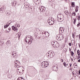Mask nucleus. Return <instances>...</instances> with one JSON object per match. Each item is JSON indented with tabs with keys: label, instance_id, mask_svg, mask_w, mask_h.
Masks as SVG:
<instances>
[{
	"label": "nucleus",
	"instance_id": "c03bdc74",
	"mask_svg": "<svg viewBox=\"0 0 80 80\" xmlns=\"http://www.w3.org/2000/svg\"><path fill=\"white\" fill-rule=\"evenodd\" d=\"M15 62H18V63H20V61H18L16 60V61H15Z\"/></svg>",
	"mask_w": 80,
	"mask_h": 80
},
{
	"label": "nucleus",
	"instance_id": "8fccbe9b",
	"mask_svg": "<svg viewBox=\"0 0 80 80\" xmlns=\"http://www.w3.org/2000/svg\"><path fill=\"white\" fill-rule=\"evenodd\" d=\"M78 74L80 75V70L78 71Z\"/></svg>",
	"mask_w": 80,
	"mask_h": 80
},
{
	"label": "nucleus",
	"instance_id": "9d476101",
	"mask_svg": "<svg viewBox=\"0 0 80 80\" xmlns=\"http://www.w3.org/2000/svg\"><path fill=\"white\" fill-rule=\"evenodd\" d=\"M41 2V0H35L34 2L36 5H39Z\"/></svg>",
	"mask_w": 80,
	"mask_h": 80
},
{
	"label": "nucleus",
	"instance_id": "4d7b16f0",
	"mask_svg": "<svg viewBox=\"0 0 80 80\" xmlns=\"http://www.w3.org/2000/svg\"><path fill=\"white\" fill-rule=\"evenodd\" d=\"M17 27H20V25H18V26Z\"/></svg>",
	"mask_w": 80,
	"mask_h": 80
},
{
	"label": "nucleus",
	"instance_id": "5fc2aeb1",
	"mask_svg": "<svg viewBox=\"0 0 80 80\" xmlns=\"http://www.w3.org/2000/svg\"><path fill=\"white\" fill-rule=\"evenodd\" d=\"M78 62H80V59H78Z\"/></svg>",
	"mask_w": 80,
	"mask_h": 80
},
{
	"label": "nucleus",
	"instance_id": "2f4dec72",
	"mask_svg": "<svg viewBox=\"0 0 80 80\" xmlns=\"http://www.w3.org/2000/svg\"><path fill=\"white\" fill-rule=\"evenodd\" d=\"M72 15L73 16H75V15H76V13L75 12H74L73 13L72 12Z\"/></svg>",
	"mask_w": 80,
	"mask_h": 80
},
{
	"label": "nucleus",
	"instance_id": "f704fd0d",
	"mask_svg": "<svg viewBox=\"0 0 80 80\" xmlns=\"http://www.w3.org/2000/svg\"><path fill=\"white\" fill-rule=\"evenodd\" d=\"M71 55H72V57L73 56V55H74V53L73 51H71Z\"/></svg>",
	"mask_w": 80,
	"mask_h": 80
},
{
	"label": "nucleus",
	"instance_id": "3c124183",
	"mask_svg": "<svg viewBox=\"0 0 80 80\" xmlns=\"http://www.w3.org/2000/svg\"><path fill=\"white\" fill-rule=\"evenodd\" d=\"M41 34H42V35H43V32H40Z\"/></svg>",
	"mask_w": 80,
	"mask_h": 80
},
{
	"label": "nucleus",
	"instance_id": "a18cd8bd",
	"mask_svg": "<svg viewBox=\"0 0 80 80\" xmlns=\"http://www.w3.org/2000/svg\"><path fill=\"white\" fill-rule=\"evenodd\" d=\"M8 30H9V31H10L11 30V28H9L8 29Z\"/></svg>",
	"mask_w": 80,
	"mask_h": 80
},
{
	"label": "nucleus",
	"instance_id": "4468645a",
	"mask_svg": "<svg viewBox=\"0 0 80 80\" xmlns=\"http://www.w3.org/2000/svg\"><path fill=\"white\" fill-rule=\"evenodd\" d=\"M62 28H60L59 29V31L60 33H63V32H64V30L65 29H64L63 28H62Z\"/></svg>",
	"mask_w": 80,
	"mask_h": 80
},
{
	"label": "nucleus",
	"instance_id": "7c9ffc66",
	"mask_svg": "<svg viewBox=\"0 0 80 80\" xmlns=\"http://www.w3.org/2000/svg\"><path fill=\"white\" fill-rule=\"evenodd\" d=\"M15 27L14 26H12V28L13 30H15Z\"/></svg>",
	"mask_w": 80,
	"mask_h": 80
},
{
	"label": "nucleus",
	"instance_id": "f3484780",
	"mask_svg": "<svg viewBox=\"0 0 80 80\" xmlns=\"http://www.w3.org/2000/svg\"><path fill=\"white\" fill-rule=\"evenodd\" d=\"M10 13H11V12L10 11L6 12L5 13L6 15L8 16H9L10 15Z\"/></svg>",
	"mask_w": 80,
	"mask_h": 80
},
{
	"label": "nucleus",
	"instance_id": "ddd939ff",
	"mask_svg": "<svg viewBox=\"0 0 80 80\" xmlns=\"http://www.w3.org/2000/svg\"><path fill=\"white\" fill-rule=\"evenodd\" d=\"M52 69H53V70L54 71H56V72H57V71L58 70V67L53 66L52 68Z\"/></svg>",
	"mask_w": 80,
	"mask_h": 80
},
{
	"label": "nucleus",
	"instance_id": "680f3d73",
	"mask_svg": "<svg viewBox=\"0 0 80 80\" xmlns=\"http://www.w3.org/2000/svg\"><path fill=\"white\" fill-rule=\"evenodd\" d=\"M71 60L72 61H73V58H71Z\"/></svg>",
	"mask_w": 80,
	"mask_h": 80
},
{
	"label": "nucleus",
	"instance_id": "72a5a7b5",
	"mask_svg": "<svg viewBox=\"0 0 80 80\" xmlns=\"http://www.w3.org/2000/svg\"><path fill=\"white\" fill-rule=\"evenodd\" d=\"M73 65H75V67H77L78 65L77 64V63L75 62V63H74L73 64Z\"/></svg>",
	"mask_w": 80,
	"mask_h": 80
},
{
	"label": "nucleus",
	"instance_id": "bf43d9fd",
	"mask_svg": "<svg viewBox=\"0 0 80 80\" xmlns=\"http://www.w3.org/2000/svg\"><path fill=\"white\" fill-rule=\"evenodd\" d=\"M72 36H74V33H72Z\"/></svg>",
	"mask_w": 80,
	"mask_h": 80
},
{
	"label": "nucleus",
	"instance_id": "a878e982",
	"mask_svg": "<svg viewBox=\"0 0 80 80\" xmlns=\"http://www.w3.org/2000/svg\"><path fill=\"white\" fill-rule=\"evenodd\" d=\"M12 4H13L14 6L16 5V3L15 2V1H13V2H12Z\"/></svg>",
	"mask_w": 80,
	"mask_h": 80
},
{
	"label": "nucleus",
	"instance_id": "20e7f679",
	"mask_svg": "<svg viewBox=\"0 0 80 80\" xmlns=\"http://www.w3.org/2000/svg\"><path fill=\"white\" fill-rule=\"evenodd\" d=\"M56 38L58 40H62L63 39V37L62 35H58L56 37Z\"/></svg>",
	"mask_w": 80,
	"mask_h": 80
},
{
	"label": "nucleus",
	"instance_id": "09e8293b",
	"mask_svg": "<svg viewBox=\"0 0 80 80\" xmlns=\"http://www.w3.org/2000/svg\"><path fill=\"white\" fill-rule=\"evenodd\" d=\"M79 26H80V25H79L78 24L77 25V26L78 27H79Z\"/></svg>",
	"mask_w": 80,
	"mask_h": 80
},
{
	"label": "nucleus",
	"instance_id": "c9c22d12",
	"mask_svg": "<svg viewBox=\"0 0 80 80\" xmlns=\"http://www.w3.org/2000/svg\"><path fill=\"white\" fill-rule=\"evenodd\" d=\"M48 23H49V25H53V24L52 23H51V22H50V21L49 22H48Z\"/></svg>",
	"mask_w": 80,
	"mask_h": 80
},
{
	"label": "nucleus",
	"instance_id": "1a4fd4ad",
	"mask_svg": "<svg viewBox=\"0 0 80 80\" xmlns=\"http://www.w3.org/2000/svg\"><path fill=\"white\" fill-rule=\"evenodd\" d=\"M12 56H13V58H17V52L15 51H13L12 54Z\"/></svg>",
	"mask_w": 80,
	"mask_h": 80
},
{
	"label": "nucleus",
	"instance_id": "864d4df0",
	"mask_svg": "<svg viewBox=\"0 0 80 80\" xmlns=\"http://www.w3.org/2000/svg\"><path fill=\"white\" fill-rule=\"evenodd\" d=\"M71 66H72V63H70V67H71Z\"/></svg>",
	"mask_w": 80,
	"mask_h": 80
},
{
	"label": "nucleus",
	"instance_id": "e433bc0d",
	"mask_svg": "<svg viewBox=\"0 0 80 80\" xmlns=\"http://www.w3.org/2000/svg\"><path fill=\"white\" fill-rule=\"evenodd\" d=\"M78 9L77 8H76L75 9V12H78Z\"/></svg>",
	"mask_w": 80,
	"mask_h": 80
},
{
	"label": "nucleus",
	"instance_id": "338daca9",
	"mask_svg": "<svg viewBox=\"0 0 80 80\" xmlns=\"http://www.w3.org/2000/svg\"><path fill=\"white\" fill-rule=\"evenodd\" d=\"M79 55H80V51H79Z\"/></svg>",
	"mask_w": 80,
	"mask_h": 80
},
{
	"label": "nucleus",
	"instance_id": "6ab92c4d",
	"mask_svg": "<svg viewBox=\"0 0 80 80\" xmlns=\"http://www.w3.org/2000/svg\"><path fill=\"white\" fill-rule=\"evenodd\" d=\"M38 18L39 20H40L42 19V17L40 15H38Z\"/></svg>",
	"mask_w": 80,
	"mask_h": 80
},
{
	"label": "nucleus",
	"instance_id": "de8ad7c7",
	"mask_svg": "<svg viewBox=\"0 0 80 80\" xmlns=\"http://www.w3.org/2000/svg\"><path fill=\"white\" fill-rule=\"evenodd\" d=\"M76 8H77V9L78 8V6H76Z\"/></svg>",
	"mask_w": 80,
	"mask_h": 80
},
{
	"label": "nucleus",
	"instance_id": "37998d69",
	"mask_svg": "<svg viewBox=\"0 0 80 80\" xmlns=\"http://www.w3.org/2000/svg\"><path fill=\"white\" fill-rule=\"evenodd\" d=\"M61 62H63V60L62 59H61Z\"/></svg>",
	"mask_w": 80,
	"mask_h": 80
},
{
	"label": "nucleus",
	"instance_id": "f03ea898",
	"mask_svg": "<svg viewBox=\"0 0 80 80\" xmlns=\"http://www.w3.org/2000/svg\"><path fill=\"white\" fill-rule=\"evenodd\" d=\"M51 43V45L55 48H58L59 47V44L57 41H52Z\"/></svg>",
	"mask_w": 80,
	"mask_h": 80
},
{
	"label": "nucleus",
	"instance_id": "c756f323",
	"mask_svg": "<svg viewBox=\"0 0 80 80\" xmlns=\"http://www.w3.org/2000/svg\"><path fill=\"white\" fill-rule=\"evenodd\" d=\"M63 65H64V67H67V64H66V62H64L63 63Z\"/></svg>",
	"mask_w": 80,
	"mask_h": 80
},
{
	"label": "nucleus",
	"instance_id": "423d86ee",
	"mask_svg": "<svg viewBox=\"0 0 80 80\" xmlns=\"http://www.w3.org/2000/svg\"><path fill=\"white\" fill-rule=\"evenodd\" d=\"M45 7L44 6H40L39 8V10H40L41 12H43L45 11Z\"/></svg>",
	"mask_w": 80,
	"mask_h": 80
},
{
	"label": "nucleus",
	"instance_id": "b1692460",
	"mask_svg": "<svg viewBox=\"0 0 80 80\" xmlns=\"http://www.w3.org/2000/svg\"><path fill=\"white\" fill-rule=\"evenodd\" d=\"M14 31H16V32H17L18 31V28L16 27H15L14 28Z\"/></svg>",
	"mask_w": 80,
	"mask_h": 80
},
{
	"label": "nucleus",
	"instance_id": "a211bd4d",
	"mask_svg": "<svg viewBox=\"0 0 80 80\" xmlns=\"http://www.w3.org/2000/svg\"><path fill=\"white\" fill-rule=\"evenodd\" d=\"M15 37L16 38L18 37V39L19 40L20 39V34L19 35L18 33H17L16 35H15Z\"/></svg>",
	"mask_w": 80,
	"mask_h": 80
},
{
	"label": "nucleus",
	"instance_id": "aec40b11",
	"mask_svg": "<svg viewBox=\"0 0 80 80\" xmlns=\"http://www.w3.org/2000/svg\"><path fill=\"white\" fill-rule=\"evenodd\" d=\"M25 7L27 8H30V6L29 5L26 4Z\"/></svg>",
	"mask_w": 80,
	"mask_h": 80
},
{
	"label": "nucleus",
	"instance_id": "9b49d317",
	"mask_svg": "<svg viewBox=\"0 0 80 80\" xmlns=\"http://www.w3.org/2000/svg\"><path fill=\"white\" fill-rule=\"evenodd\" d=\"M5 9L3 7H2L0 8V13H3L5 12Z\"/></svg>",
	"mask_w": 80,
	"mask_h": 80
},
{
	"label": "nucleus",
	"instance_id": "4be33fe9",
	"mask_svg": "<svg viewBox=\"0 0 80 80\" xmlns=\"http://www.w3.org/2000/svg\"><path fill=\"white\" fill-rule=\"evenodd\" d=\"M9 24H7L5 25L4 26V28H7V27H8V26H9Z\"/></svg>",
	"mask_w": 80,
	"mask_h": 80
},
{
	"label": "nucleus",
	"instance_id": "49530a36",
	"mask_svg": "<svg viewBox=\"0 0 80 80\" xmlns=\"http://www.w3.org/2000/svg\"><path fill=\"white\" fill-rule=\"evenodd\" d=\"M60 28H61V30H63L62 29V28H63V29H64V28L63 27H61Z\"/></svg>",
	"mask_w": 80,
	"mask_h": 80
},
{
	"label": "nucleus",
	"instance_id": "6e6552de",
	"mask_svg": "<svg viewBox=\"0 0 80 80\" xmlns=\"http://www.w3.org/2000/svg\"><path fill=\"white\" fill-rule=\"evenodd\" d=\"M73 75L74 77H76L78 74V71L75 70L72 72Z\"/></svg>",
	"mask_w": 80,
	"mask_h": 80
},
{
	"label": "nucleus",
	"instance_id": "58836bf2",
	"mask_svg": "<svg viewBox=\"0 0 80 80\" xmlns=\"http://www.w3.org/2000/svg\"><path fill=\"white\" fill-rule=\"evenodd\" d=\"M51 21H52V22H53V23H54V22H55V21H54V20H52V18L51 19Z\"/></svg>",
	"mask_w": 80,
	"mask_h": 80
},
{
	"label": "nucleus",
	"instance_id": "4c0bfd02",
	"mask_svg": "<svg viewBox=\"0 0 80 80\" xmlns=\"http://www.w3.org/2000/svg\"><path fill=\"white\" fill-rule=\"evenodd\" d=\"M77 58H78V59H80V55H78V56H77Z\"/></svg>",
	"mask_w": 80,
	"mask_h": 80
},
{
	"label": "nucleus",
	"instance_id": "13d9d810",
	"mask_svg": "<svg viewBox=\"0 0 80 80\" xmlns=\"http://www.w3.org/2000/svg\"><path fill=\"white\" fill-rule=\"evenodd\" d=\"M61 48H63V46H62V47H61Z\"/></svg>",
	"mask_w": 80,
	"mask_h": 80
},
{
	"label": "nucleus",
	"instance_id": "603ef678",
	"mask_svg": "<svg viewBox=\"0 0 80 80\" xmlns=\"http://www.w3.org/2000/svg\"><path fill=\"white\" fill-rule=\"evenodd\" d=\"M78 20H80V18H78Z\"/></svg>",
	"mask_w": 80,
	"mask_h": 80
},
{
	"label": "nucleus",
	"instance_id": "39448f33",
	"mask_svg": "<svg viewBox=\"0 0 80 80\" xmlns=\"http://www.w3.org/2000/svg\"><path fill=\"white\" fill-rule=\"evenodd\" d=\"M48 58H53V53L51 51L48 52Z\"/></svg>",
	"mask_w": 80,
	"mask_h": 80
},
{
	"label": "nucleus",
	"instance_id": "79ce46f5",
	"mask_svg": "<svg viewBox=\"0 0 80 80\" xmlns=\"http://www.w3.org/2000/svg\"><path fill=\"white\" fill-rule=\"evenodd\" d=\"M69 46H71L72 45V44L71 43L69 42Z\"/></svg>",
	"mask_w": 80,
	"mask_h": 80
},
{
	"label": "nucleus",
	"instance_id": "0eeeda50",
	"mask_svg": "<svg viewBox=\"0 0 80 80\" xmlns=\"http://www.w3.org/2000/svg\"><path fill=\"white\" fill-rule=\"evenodd\" d=\"M57 18L58 19H60V20H63V16L62 14H59L57 16Z\"/></svg>",
	"mask_w": 80,
	"mask_h": 80
},
{
	"label": "nucleus",
	"instance_id": "5701e85b",
	"mask_svg": "<svg viewBox=\"0 0 80 80\" xmlns=\"http://www.w3.org/2000/svg\"><path fill=\"white\" fill-rule=\"evenodd\" d=\"M45 62V64L46 65V67H47L48 66V62Z\"/></svg>",
	"mask_w": 80,
	"mask_h": 80
},
{
	"label": "nucleus",
	"instance_id": "a19ab883",
	"mask_svg": "<svg viewBox=\"0 0 80 80\" xmlns=\"http://www.w3.org/2000/svg\"><path fill=\"white\" fill-rule=\"evenodd\" d=\"M64 50L65 52H67V49L66 48H65L64 49Z\"/></svg>",
	"mask_w": 80,
	"mask_h": 80
},
{
	"label": "nucleus",
	"instance_id": "cd10ccee",
	"mask_svg": "<svg viewBox=\"0 0 80 80\" xmlns=\"http://www.w3.org/2000/svg\"><path fill=\"white\" fill-rule=\"evenodd\" d=\"M65 14L66 15H68V11H66L65 12Z\"/></svg>",
	"mask_w": 80,
	"mask_h": 80
},
{
	"label": "nucleus",
	"instance_id": "473e14b6",
	"mask_svg": "<svg viewBox=\"0 0 80 80\" xmlns=\"http://www.w3.org/2000/svg\"><path fill=\"white\" fill-rule=\"evenodd\" d=\"M79 53H80V52H79V50L78 49L77 50V54L78 55H79Z\"/></svg>",
	"mask_w": 80,
	"mask_h": 80
},
{
	"label": "nucleus",
	"instance_id": "7ed1b4c3",
	"mask_svg": "<svg viewBox=\"0 0 80 80\" xmlns=\"http://www.w3.org/2000/svg\"><path fill=\"white\" fill-rule=\"evenodd\" d=\"M28 38H29L28 36H26V39L25 40V42L26 43H28V44H30V45H31L32 44V38H31L29 40L28 39Z\"/></svg>",
	"mask_w": 80,
	"mask_h": 80
},
{
	"label": "nucleus",
	"instance_id": "e2e57ef3",
	"mask_svg": "<svg viewBox=\"0 0 80 80\" xmlns=\"http://www.w3.org/2000/svg\"><path fill=\"white\" fill-rule=\"evenodd\" d=\"M78 18H80V17L79 16H78Z\"/></svg>",
	"mask_w": 80,
	"mask_h": 80
},
{
	"label": "nucleus",
	"instance_id": "69168bd1",
	"mask_svg": "<svg viewBox=\"0 0 80 80\" xmlns=\"http://www.w3.org/2000/svg\"><path fill=\"white\" fill-rule=\"evenodd\" d=\"M69 51L70 52L71 51V49L69 48Z\"/></svg>",
	"mask_w": 80,
	"mask_h": 80
},
{
	"label": "nucleus",
	"instance_id": "2eb2a0df",
	"mask_svg": "<svg viewBox=\"0 0 80 80\" xmlns=\"http://www.w3.org/2000/svg\"><path fill=\"white\" fill-rule=\"evenodd\" d=\"M14 67H15V68H19V67H18V63H17L16 61L14 62Z\"/></svg>",
	"mask_w": 80,
	"mask_h": 80
},
{
	"label": "nucleus",
	"instance_id": "774afa93",
	"mask_svg": "<svg viewBox=\"0 0 80 80\" xmlns=\"http://www.w3.org/2000/svg\"><path fill=\"white\" fill-rule=\"evenodd\" d=\"M78 24H79V25H80V23H78Z\"/></svg>",
	"mask_w": 80,
	"mask_h": 80
},
{
	"label": "nucleus",
	"instance_id": "c85d7f7f",
	"mask_svg": "<svg viewBox=\"0 0 80 80\" xmlns=\"http://www.w3.org/2000/svg\"><path fill=\"white\" fill-rule=\"evenodd\" d=\"M12 23V21H8V23H9L8 24H9V25H10V23Z\"/></svg>",
	"mask_w": 80,
	"mask_h": 80
},
{
	"label": "nucleus",
	"instance_id": "0e129e2a",
	"mask_svg": "<svg viewBox=\"0 0 80 80\" xmlns=\"http://www.w3.org/2000/svg\"><path fill=\"white\" fill-rule=\"evenodd\" d=\"M39 32H40V33H41L42 32H41V31L40 30H39Z\"/></svg>",
	"mask_w": 80,
	"mask_h": 80
},
{
	"label": "nucleus",
	"instance_id": "bb28decb",
	"mask_svg": "<svg viewBox=\"0 0 80 80\" xmlns=\"http://www.w3.org/2000/svg\"><path fill=\"white\" fill-rule=\"evenodd\" d=\"M72 6L73 7H75V5L74 4V2H72Z\"/></svg>",
	"mask_w": 80,
	"mask_h": 80
},
{
	"label": "nucleus",
	"instance_id": "393cba45",
	"mask_svg": "<svg viewBox=\"0 0 80 80\" xmlns=\"http://www.w3.org/2000/svg\"><path fill=\"white\" fill-rule=\"evenodd\" d=\"M51 7L52 8H54L55 7V4H53L52 5Z\"/></svg>",
	"mask_w": 80,
	"mask_h": 80
},
{
	"label": "nucleus",
	"instance_id": "6e6d98bb",
	"mask_svg": "<svg viewBox=\"0 0 80 80\" xmlns=\"http://www.w3.org/2000/svg\"><path fill=\"white\" fill-rule=\"evenodd\" d=\"M79 39L80 40V34L79 35Z\"/></svg>",
	"mask_w": 80,
	"mask_h": 80
},
{
	"label": "nucleus",
	"instance_id": "f8f14e48",
	"mask_svg": "<svg viewBox=\"0 0 80 80\" xmlns=\"http://www.w3.org/2000/svg\"><path fill=\"white\" fill-rule=\"evenodd\" d=\"M45 62H42V63H41V66L43 68H46V66L45 67Z\"/></svg>",
	"mask_w": 80,
	"mask_h": 80
},
{
	"label": "nucleus",
	"instance_id": "f257e3e1",
	"mask_svg": "<svg viewBox=\"0 0 80 80\" xmlns=\"http://www.w3.org/2000/svg\"><path fill=\"white\" fill-rule=\"evenodd\" d=\"M18 68L19 69H18V71L17 72L18 74L19 75H22L24 72V70H23V67L22 66H20Z\"/></svg>",
	"mask_w": 80,
	"mask_h": 80
},
{
	"label": "nucleus",
	"instance_id": "dca6fc26",
	"mask_svg": "<svg viewBox=\"0 0 80 80\" xmlns=\"http://www.w3.org/2000/svg\"><path fill=\"white\" fill-rule=\"evenodd\" d=\"M6 44L7 46H8V47L9 46H10V41H8L6 43Z\"/></svg>",
	"mask_w": 80,
	"mask_h": 80
},
{
	"label": "nucleus",
	"instance_id": "412c9836",
	"mask_svg": "<svg viewBox=\"0 0 80 80\" xmlns=\"http://www.w3.org/2000/svg\"><path fill=\"white\" fill-rule=\"evenodd\" d=\"M73 20H74L73 22V24H75V23H76V22L77 21V18L74 19V18H73Z\"/></svg>",
	"mask_w": 80,
	"mask_h": 80
},
{
	"label": "nucleus",
	"instance_id": "052dcab7",
	"mask_svg": "<svg viewBox=\"0 0 80 80\" xmlns=\"http://www.w3.org/2000/svg\"><path fill=\"white\" fill-rule=\"evenodd\" d=\"M72 36L73 38H75V37H74V36Z\"/></svg>",
	"mask_w": 80,
	"mask_h": 80
},
{
	"label": "nucleus",
	"instance_id": "ea45409f",
	"mask_svg": "<svg viewBox=\"0 0 80 80\" xmlns=\"http://www.w3.org/2000/svg\"><path fill=\"white\" fill-rule=\"evenodd\" d=\"M4 42H2V43H1V46H3L4 45Z\"/></svg>",
	"mask_w": 80,
	"mask_h": 80
}]
</instances>
